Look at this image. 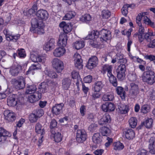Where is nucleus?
Masks as SVG:
<instances>
[{
  "mask_svg": "<svg viewBox=\"0 0 155 155\" xmlns=\"http://www.w3.org/2000/svg\"><path fill=\"white\" fill-rule=\"evenodd\" d=\"M139 68L142 71L145 70L142 76V80L144 82L151 85L155 83V74L151 67L146 66L145 69L144 66L141 64L139 65Z\"/></svg>",
  "mask_w": 155,
  "mask_h": 155,
  "instance_id": "f257e3e1",
  "label": "nucleus"
},
{
  "mask_svg": "<svg viewBox=\"0 0 155 155\" xmlns=\"http://www.w3.org/2000/svg\"><path fill=\"white\" fill-rule=\"evenodd\" d=\"M11 83L17 90H21L24 88L25 86V80L22 76H20L17 79H12Z\"/></svg>",
  "mask_w": 155,
  "mask_h": 155,
  "instance_id": "f03ea898",
  "label": "nucleus"
},
{
  "mask_svg": "<svg viewBox=\"0 0 155 155\" xmlns=\"http://www.w3.org/2000/svg\"><path fill=\"white\" fill-rule=\"evenodd\" d=\"M100 40L102 42H107L111 39V31L107 29H102L100 31Z\"/></svg>",
  "mask_w": 155,
  "mask_h": 155,
  "instance_id": "7ed1b4c3",
  "label": "nucleus"
},
{
  "mask_svg": "<svg viewBox=\"0 0 155 155\" xmlns=\"http://www.w3.org/2000/svg\"><path fill=\"white\" fill-rule=\"evenodd\" d=\"M117 78L120 81H123L125 78L126 68L124 64H120L116 71Z\"/></svg>",
  "mask_w": 155,
  "mask_h": 155,
  "instance_id": "20e7f679",
  "label": "nucleus"
},
{
  "mask_svg": "<svg viewBox=\"0 0 155 155\" xmlns=\"http://www.w3.org/2000/svg\"><path fill=\"white\" fill-rule=\"evenodd\" d=\"M130 86L129 96L131 98L134 99L139 93L138 85L135 83H132L130 84Z\"/></svg>",
  "mask_w": 155,
  "mask_h": 155,
  "instance_id": "39448f33",
  "label": "nucleus"
},
{
  "mask_svg": "<svg viewBox=\"0 0 155 155\" xmlns=\"http://www.w3.org/2000/svg\"><path fill=\"white\" fill-rule=\"evenodd\" d=\"M52 63L53 67L57 72L61 73L64 69L63 62L57 58H54L52 61Z\"/></svg>",
  "mask_w": 155,
  "mask_h": 155,
  "instance_id": "423d86ee",
  "label": "nucleus"
},
{
  "mask_svg": "<svg viewBox=\"0 0 155 155\" xmlns=\"http://www.w3.org/2000/svg\"><path fill=\"white\" fill-rule=\"evenodd\" d=\"M87 134L84 129L77 130L76 133V140L79 143H83L86 139Z\"/></svg>",
  "mask_w": 155,
  "mask_h": 155,
  "instance_id": "0eeeda50",
  "label": "nucleus"
},
{
  "mask_svg": "<svg viewBox=\"0 0 155 155\" xmlns=\"http://www.w3.org/2000/svg\"><path fill=\"white\" fill-rule=\"evenodd\" d=\"M4 115L5 117V119L8 122H12L16 119V114L9 110H6L5 111Z\"/></svg>",
  "mask_w": 155,
  "mask_h": 155,
  "instance_id": "6e6552de",
  "label": "nucleus"
},
{
  "mask_svg": "<svg viewBox=\"0 0 155 155\" xmlns=\"http://www.w3.org/2000/svg\"><path fill=\"white\" fill-rule=\"evenodd\" d=\"M42 127V126L39 123H37L36 124L35 126L36 132L38 134H41L40 139L38 140V142L39 143V144L38 145V146H41V143L42 142V138H43L45 133L44 130L41 129Z\"/></svg>",
  "mask_w": 155,
  "mask_h": 155,
  "instance_id": "1a4fd4ad",
  "label": "nucleus"
},
{
  "mask_svg": "<svg viewBox=\"0 0 155 155\" xmlns=\"http://www.w3.org/2000/svg\"><path fill=\"white\" fill-rule=\"evenodd\" d=\"M115 108V105L111 102H107L101 105L102 110L106 112H110L114 111Z\"/></svg>",
  "mask_w": 155,
  "mask_h": 155,
  "instance_id": "9d476101",
  "label": "nucleus"
},
{
  "mask_svg": "<svg viewBox=\"0 0 155 155\" xmlns=\"http://www.w3.org/2000/svg\"><path fill=\"white\" fill-rule=\"evenodd\" d=\"M37 17L41 21H45L48 18V12L45 10L40 9L36 13Z\"/></svg>",
  "mask_w": 155,
  "mask_h": 155,
  "instance_id": "9b49d317",
  "label": "nucleus"
},
{
  "mask_svg": "<svg viewBox=\"0 0 155 155\" xmlns=\"http://www.w3.org/2000/svg\"><path fill=\"white\" fill-rule=\"evenodd\" d=\"M64 106V104L63 103L55 104L52 108V113L55 115L59 114L62 112V108Z\"/></svg>",
  "mask_w": 155,
  "mask_h": 155,
  "instance_id": "f8f14e48",
  "label": "nucleus"
},
{
  "mask_svg": "<svg viewBox=\"0 0 155 155\" xmlns=\"http://www.w3.org/2000/svg\"><path fill=\"white\" fill-rule=\"evenodd\" d=\"M41 96L42 94L38 91H37L28 96V101L31 103H34L41 99Z\"/></svg>",
  "mask_w": 155,
  "mask_h": 155,
  "instance_id": "ddd939ff",
  "label": "nucleus"
},
{
  "mask_svg": "<svg viewBox=\"0 0 155 155\" xmlns=\"http://www.w3.org/2000/svg\"><path fill=\"white\" fill-rule=\"evenodd\" d=\"M74 60L75 61V66L79 69L83 68L82 60L80 55L78 53H75L74 56Z\"/></svg>",
  "mask_w": 155,
  "mask_h": 155,
  "instance_id": "4468645a",
  "label": "nucleus"
},
{
  "mask_svg": "<svg viewBox=\"0 0 155 155\" xmlns=\"http://www.w3.org/2000/svg\"><path fill=\"white\" fill-rule=\"evenodd\" d=\"M98 63L97 58L94 56L89 58L86 66L89 69H92L97 66Z\"/></svg>",
  "mask_w": 155,
  "mask_h": 155,
  "instance_id": "2eb2a0df",
  "label": "nucleus"
},
{
  "mask_svg": "<svg viewBox=\"0 0 155 155\" xmlns=\"http://www.w3.org/2000/svg\"><path fill=\"white\" fill-rule=\"evenodd\" d=\"M110 116L108 114H105L98 121L99 124L101 125H107L111 122Z\"/></svg>",
  "mask_w": 155,
  "mask_h": 155,
  "instance_id": "dca6fc26",
  "label": "nucleus"
},
{
  "mask_svg": "<svg viewBox=\"0 0 155 155\" xmlns=\"http://www.w3.org/2000/svg\"><path fill=\"white\" fill-rule=\"evenodd\" d=\"M11 134L2 127H0V142L5 141L7 137H10Z\"/></svg>",
  "mask_w": 155,
  "mask_h": 155,
  "instance_id": "f3484780",
  "label": "nucleus"
},
{
  "mask_svg": "<svg viewBox=\"0 0 155 155\" xmlns=\"http://www.w3.org/2000/svg\"><path fill=\"white\" fill-rule=\"evenodd\" d=\"M144 30V28L142 25L140 26L139 27L138 32L136 33L134 35V37H136L137 36L138 40L140 43L142 42L144 40L143 36L145 34Z\"/></svg>",
  "mask_w": 155,
  "mask_h": 155,
  "instance_id": "a211bd4d",
  "label": "nucleus"
},
{
  "mask_svg": "<svg viewBox=\"0 0 155 155\" xmlns=\"http://www.w3.org/2000/svg\"><path fill=\"white\" fill-rule=\"evenodd\" d=\"M31 27L33 28H38L39 29H43L44 24L42 21H39L36 18H32L31 20Z\"/></svg>",
  "mask_w": 155,
  "mask_h": 155,
  "instance_id": "6ab92c4d",
  "label": "nucleus"
},
{
  "mask_svg": "<svg viewBox=\"0 0 155 155\" xmlns=\"http://www.w3.org/2000/svg\"><path fill=\"white\" fill-rule=\"evenodd\" d=\"M104 86L102 81H96L92 85V89L97 91H101Z\"/></svg>",
  "mask_w": 155,
  "mask_h": 155,
  "instance_id": "aec40b11",
  "label": "nucleus"
},
{
  "mask_svg": "<svg viewBox=\"0 0 155 155\" xmlns=\"http://www.w3.org/2000/svg\"><path fill=\"white\" fill-rule=\"evenodd\" d=\"M67 37L65 34H63L59 36L58 43L59 46L63 47L65 46L67 44Z\"/></svg>",
  "mask_w": 155,
  "mask_h": 155,
  "instance_id": "412c9836",
  "label": "nucleus"
},
{
  "mask_svg": "<svg viewBox=\"0 0 155 155\" xmlns=\"http://www.w3.org/2000/svg\"><path fill=\"white\" fill-rule=\"evenodd\" d=\"M55 40L53 38H51L46 42L44 46V49L47 51H49L54 48Z\"/></svg>",
  "mask_w": 155,
  "mask_h": 155,
  "instance_id": "4be33fe9",
  "label": "nucleus"
},
{
  "mask_svg": "<svg viewBox=\"0 0 155 155\" xmlns=\"http://www.w3.org/2000/svg\"><path fill=\"white\" fill-rule=\"evenodd\" d=\"M16 95L12 94L10 95L7 99V103L9 106L14 107L17 104V100H16Z\"/></svg>",
  "mask_w": 155,
  "mask_h": 155,
  "instance_id": "5701e85b",
  "label": "nucleus"
},
{
  "mask_svg": "<svg viewBox=\"0 0 155 155\" xmlns=\"http://www.w3.org/2000/svg\"><path fill=\"white\" fill-rule=\"evenodd\" d=\"M22 70V66L18 64L16 67H12L10 70V73L12 76H17Z\"/></svg>",
  "mask_w": 155,
  "mask_h": 155,
  "instance_id": "b1692460",
  "label": "nucleus"
},
{
  "mask_svg": "<svg viewBox=\"0 0 155 155\" xmlns=\"http://www.w3.org/2000/svg\"><path fill=\"white\" fill-rule=\"evenodd\" d=\"M126 138L128 140L133 139L135 136L134 130L130 128L126 129L124 131Z\"/></svg>",
  "mask_w": 155,
  "mask_h": 155,
  "instance_id": "393cba45",
  "label": "nucleus"
},
{
  "mask_svg": "<svg viewBox=\"0 0 155 155\" xmlns=\"http://www.w3.org/2000/svg\"><path fill=\"white\" fill-rule=\"evenodd\" d=\"M66 51L64 48L59 47L56 48L53 52L54 56L56 57H60L63 55Z\"/></svg>",
  "mask_w": 155,
  "mask_h": 155,
  "instance_id": "a878e982",
  "label": "nucleus"
},
{
  "mask_svg": "<svg viewBox=\"0 0 155 155\" xmlns=\"http://www.w3.org/2000/svg\"><path fill=\"white\" fill-rule=\"evenodd\" d=\"M115 91L117 94L119 95L122 99H125L126 93L124 88L121 86L116 87Z\"/></svg>",
  "mask_w": 155,
  "mask_h": 155,
  "instance_id": "bb28decb",
  "label": "nucleus"
},
{
  "mask_svg": "<svg viewBox=\"0 0 155 155\" xmlns=\"http://www.w3.org/2000/svg\"><path fill=\"white\" fill-rule=\"evenodd\" d=\"M26 56V53L25 50L23 48L18 49L16 53H14L13 55V57L15 59L16 56H18L20 58H24Z\"/></svg>",
  "mask_w": 155,
  "mask_h": 155,
  "instance_id": "cd10ccee",
  "label": "nucleus"
},
{
  "mask_svg": "<svg viewBox=\"0 0 155 155\" xmlns=\"http://www.w3.org/2000/svg\"><path fill=\"white\" fill-rule=\"evenodd\" d=\"M129 107L127 105L120 104L118 106V111L119 113L121 114H126L129 110Z\"/></svg>",
  "mask_w": 155,
  "mask_h": 155,
  "instance_id": "c85d7f7f",
  "label": "nucleus"
},
{
  "mask_svg": "<svg viewBox=\"0 0 155 155\" xmlns=\"http://www.w3.org/2000/svg\"><path fill=\"white\" fill-rule=\"evenodd\" d=\"M71 80L69 78L64 79L62 81V87L63 89L68 90L71 84Z\"/></svg>",
  "mask_w": 155,
  "mask_h": 155,
  "instance_id": "c756f323",
  "label": "nucleus"
},
{
  "mask_svg": "<svg viewBox=\"0 0 155 155\" xmlns=\"http://www.w3.org/2000/svg\"><path fill=\"white\" fill-rule=\"evenodd\" d=\"M51 132L55 142L59 143L61 141L62 136L60 133L59 132H56L55 131L52 130H51ZM51 136H52V135Z\"/></svg>",
  "mask_w": 155,
  "mask_h": 155,
  "instance_id": "7c9ffc66",
  "label": "nucleus"
},
{
  "mask_svg": "<svg viewBox=\"0 0 155 155\" xmlns=\"http://www.w3.org/2000/svg\"><path fill=\"white\" fill-rule=\"evenodd\" d=\"M48 88V85L46 83L43 82L41 83L38 87L39 93H44L47 91Z\"/></svg>",
  "mask_w": 155,
  "mask_h": 155,
  "instance_id": "2f4dec72",
  "label": "nucleus"
},
{
  "mask_svg": "<svg viewBox=\"0 0 155 155\" xmlns=\"http://www.w3.org/2000/svg\"><path fill=\"white\" fill-rule=\"evenodd\" d=\"M100 35V31H92L85 38L86 39H88L93 38L94 39L98 37L99 38Z\"/></svg>",
  "mask_w": 155,
  "mask_h": 155,
  "instance_id": "473e14b6",
  "label": "nucleus"
},
{
  "mask_svg": "<svg viewBox=\"0 0 155 155\" xmlns=\"http://www.w3.org/2000/svg\"><path fill=\"white\" fill-rule=\"evenodd\" d=\"M92 140L94 143L100 144L102 141V136L99 133H95L93 136Z\"/></svg>",
  "mask_w": 155,
  "mask_h": 155,
  "instance_id": "72a5a7b5",
  "label": "nucleus"
},
{
  "mask_svg": "<svg viewBox=\"0 0 155 155\" xmlns=\"http://www.w3.org/2000/svg\"><path fill=\"white\" fill-rule=\"evenodd\" d=\"M27 89L26 93L27 94L34 93L37 88L35 85H31L27 84L26 86Z\"/></svg>",
  "mask_w": 155,
  "mask_h": 155,
  "instance_id": "f704fd0d",
  "label": "nucleus"
},
{
  "mask_svg": "<svg viewBox=\"0 0 155 155\" xmlns=\"http://www.w3.org/2000/svg\"><path fill=\"white\" fill-rule=\"evenodd\" d=\"M91 19V16L89 14H85L82 16L80 18V20L84 23L88 24Z\"/></svg>",
  "mask_w": 155,
  "mask_h": 155,
  "instance_id": "c9c22d12",
  "label": "nucleus"
},
{
  "mask_svg": "<svg viewBox=\"0 0 155 155\" xmlns=\"http://www.w3.org/2000/svg\"><path fill=\"white\" fill-rule=\"evenodd\" d=\"M109 78V80L110 83L112 84V85L114 87H117V79L112 74H111L109 76H107Z\"/></svg>",
  "mask_w": 155,
  "mask_h": 155,
  "instance_id": "e433bc0d",
  "label": "nucleus"
},
{
  "mask_svg": "<svg viewBox=\"0 0 155 155\" xmlns=\"http://www.w3.org/2000/svg\"><path fill=\"white\" fill-rule=\"evenodd\" d=\"M84 46V42L83 41H77L73 44V47L77 50L82 48Z\"/></svg>",
  "mask_w": 155,
  "mask_h": 155,
  "instance_id": "4c0bfd02",
  "label": "nucleus"
},
{
  "mask_svg": "<svg viewBox=\"0 0 155 155\" xmlns=\"http://www.w3.org/2000/svg\"><path fill=\"white\" fill-rule=\"evenodd\" d=\"M44 72L45 74L48 75L51 78H56L58 77L56 73L53 71H49L47 69H46Z\"/></svg>",
  "mask_w": 155,
  "mask_h": 155,
  "instance_id": "58836bf2",
  "label": "nucleus"
},
{
  "mask_svg": "<svg viewBox=\"0 0 155 155\" xmlns=\"http://www.w3.org/2000/svg\"><path fill=\"white\" fill-rule=\"evenodd\" d=\"M103 71L104 73H105L106 71L107 72V76H109V75L112 74V67L111 65L105 64L103 66Z\"/></svg>",
  "mask_w": 155,
  "mask_h": 155,
  "instance_id": "ea45409f",
  "label": "nucleus"
},
{
  "mask_svg": "<svg viewBox=\"0 0 155 155\" xmlns=\"http://www.w3.org/2000/svg\"><path fill=\"white\" fill-rule=\"evenodd\" d=\"M76 15V13L74 12L70 11L68 12L64 17V19L65 20H70Z\"/></svg>",
  "mask_w": 155,
  "mask_h": 155,
  "instance_id": "a19ab883",
  "label": "nucleus"
},
{
  "mask_svg": "<svg viewBox=\"0 0 155 155\" xmlns=\"http://www.w3.org/2000/svg\"><path fill=\"white\" fill-rule=\"evenodd\" d=\"M137 120L136 117H131L129 120L130 126L133 128H135L137 125Z\"/></svg>",
  "mask_w": 155,
  "mask_h": 155,
  "instance_id": "79ce46f5",
  "label": "nucleus"
},
{
  "mask_svg": "<svg viewBox=\"0 0 155 155\" xmlns=\"http://www.w3.org/2000/svg\"><path fill=\"white\" fill-rule=\"evenodd\" d=\"M153 120L151 118L147 119L143 122L144 126L147 129L151 128L153 126Z\"/></svg>",
  "mask_w": 155,
  "mask_h": 155,
  "instance_id": "37998d69",
  "label": "nucleus"
},
{
  "mask_svg": "<svg viewBox=\"0 0 155 155\" xmlns=\"http://www.w3.org/2000/svg\"><path fill=\"white\" fill-rule=\"evenodd\" d=\"M114 149L116 150H121L124 147L123 144L119 142L114 143Z\"/></svg>",
  "mask_w": 155,
  "mask_h": 155,
  "instance_id": "c03bdc74",
  "label": "nucleus"
},
{
  "mask_svg": "<svg viewBox=\"0 0 155 155\" xmlns=\"http://www.w3.org/2000/svg\"><path fill=\"white\" fill-rule=\"evenodd\" d=\"M102 98L104 101H111L113 100L114 96L111 94L107 93L104 94Z\"/></svg>",
  "mask_w": 155,
  "mask_h": 155,
  "instance_id": "a18cd8bd",
  "label": "nucleus"
},
{
  "mask_svg": "<svg viewBox=\"0 0 155 155\" xmlns=\"http://www.w3.org/2000/svg\"><path fill=\"white\" fill-rule=\"evenodd\" d=\"M101 132L103 136H107L110 133V130L109 128L106 127H103L101 129Z\"/></svg>",
  "mask_w": 155,
  "mask_h": 155,
  "instance_id": "49530a36",
  "label": "nucleus"
},
{
  "mask_svg": "<svg viewBox=\"0 0 155 155\" xmlns=\"http://www.w3.org/2000/svg\"><path fill=\"white\" fill-rule=\"evenodd\" d=\"M71 23H67L64 28L63 31L65 34H68L72 30V27Z\"/></svg>",
  "mask_w": 155,
  "mask_h": 155,
  "instance_id": "de8ad7c7",
  "label": "nucleus"
},
{
  "mask_svg": "<svg viewBox=\"0 0 155 155\" xmlns=\"http://www.w3.org/2000/svg\"><path fill=\"white\" fill-rule=\"evenodd\" d=\"M140 111L141 113L146 114L150 111V106L148 104L143 105L141 107Z\"/></svg>",
  "mask_w": 155,
  "mask_h": 155,
  "instance_id": "09e8293b",
  "label": "nucleus"
},
{
  "mask_svg": "<svg viewBox=\"0 0 155 155\" xmlns=\"http://www.w3.org/2000/svg\"><path fill=\"white\" fill-rule=\"evenodd\" d=\"M29 119L31 123H33L36 122L38 118L35 113H32L29 115Z\"/></svg>",
  "mask_w": 155,
  "mask_h": 155,
  "instance_id": "8fccbe9b",
  "label": "nucleus"
},
{
  "mask_svg": "<svg viewBox=\"0 0 155 155\" xmlns=\"http://www.w3.org/2000/svg\"><path fill=\"white\" fill-rule=\"evenodd\" d=\"M101 15L104 18H108L110 15V12L107 10H103L102 12Z\"/></svg>",
  "mask_w": 155,
  "mask_h": 155,
  "instance_id": "3c124183",
  "label": "nucleus"
},
{
  "mask_svg": "<svg viewBox=\"0 0 155 155\" xmlns=\"http://www.w3.org/2000/svg\"><path fill=\"white\" fill-rule=\"evenodd\" d=\"M143 18L144 23L145 24L150 25L151 27L154 26V23L151 21L147 17H145Z\"/></svg>",
  "mask_w": 155,
  "mask_h": 155,
  "instance_id": "603ef678",
  "label": "nucleus"
},
{
  "mask_svg": "<svg viewBox=\"0 0 155 155\" xmlns=\"http://www.w3.org/2000/svg\"><path fill=\"white\" fill-rule=\"evenodd\" d=\"M89 39V43L90 45L94 48H97L99 45L98 44L95 40V39Z\"/></svg>",
  "mask_w": 155,
  "mask_h": 155,
  "instance_id": "864d4df0",
  "label": "nucleus"
},
{
  "mask_svg": "<svg viewBox=\"0 0 155 155\" xmlns=\"http://www.w3.org/2000/svg\"><path fill=\"white\" fill-rule=\"evenodd\" d=\"M94 92L92 94V97L93 99L95 100L96 99L100 98L101 96L100 91H93Z\"/></svg>",
  "mask_w": 155,
  "mask_h": 155,
  "instance_id": "5fc2aeb1",
  "label": "nucleus"
},
{
  "mask_svg": "<svg viewBox=\"0 0 155 155\" xmlns=\"http://www.w3.org/2000/svg\"><path fill=\"white\" fill-rule=\"evenodd\" d=\"M57 124V122L55 119H53L51 120L50 126L51 131V130H54V129L56 127Z\"/></svg>",
  "mask_w": 155,
  "mask_h": 155,
  "instance_id": "6e6d98bb",
  "label": "nucleus"
},
{
  "mask_svg": "<svg viewBox=\"0 0 155 155\" xmlns=\"http://www.w3.org/2000/svg\"><path fill=\"white\" fill-rule=\"evenodd\" d=\"M97 125L96 124H92L89 127L88 130L91 132H93L97 128Z\"/></svg>",
  "mask_w": 155,
  "mask_h": 155,
  "instance_id": "4d7b16f0",
  "label": "nucleus"
},
{
  "mask_svg": "<svg viewBox=\"0 0 155 155\" xmlns=\"http://www.w3.org/2000/svg\"><path fill=\"white\" fill-rule=\"evenodd\" d=\"M37 70V68L35 64H32L29 68L28 71L26 72V74H29L31 73L33 74V71L34 70Z\"/></svg>",
  "mask_w": 155,
  "mask_h": 155,
  "instance_id": "13d9d810",
  "label": "nucleus"
},
{
  "mask_svg": "<svg viewBox=\"0 0 155 155\" xmlns=\"http://www.w3.org/2000/svg\"><path fill=\"white\" fill-rule=\"evenodd\" d=\"M44 113V111L42 109L37 110L35 113L38 118L41 117L43 115Z\"/></svg>",
  "mask_w": 155,
  "mask_h": 155,
  "instance_id": "bf43d9fd",
  "label": "nucleus"
},
{
  "mask_svg": "<svg viewBox=\"0 0 155 155\" xmlns=\"http://www.w3.org/2000/svg\"><path fill=\"white\" fill-rule=\"evenodd\" d=\"M148 147H155V137H151L149 141Z\"/></svg>",
  "mask_w": 155,
  "mask_h": 155,
  "instance_id": "052dcab7",
  "label": "nucleus"
},
{
  "mask_svg": "<svg viewBox=\"0 0 155 155\" xmlns=\"http://www.w3.org/2000/svg\"><path fill=\"white\" fill-rule=\"evenodd\" d=\"M128 78L129 80L131 81H135L136 80L137 76L135 73H133L128 75Z\"/></svg>",
  "mask_w": 155,
  "mask_h": 155,
  "instance_id": "680f3d73",
  "label": "nucleus"
},
{
  "mask_svg": "<svg viewBox=\"0 0 155 155\" xmlns=\"http://www.w3.org/2000/svg\"><path fill=\"white\" fill-rule=\"evenodd\" d=\"M20 36V35L19 34H17L15 35L12 36L11 35L10 36V40H7L8 41H16L17 40L19 39Z\"/></svg>",
  "mask_w": 155,
  "mask_h": 155,
  "instance_id": "e2e57ef3",
  "label": "nucleus"
},
{
  "mask_svg": "<svg viewBox=\"0 0 155 155\" xmlns=\"http://www.w3.org/2000/svg\"><path fill=\"white\" fill-rule=\"evenodd\" d=\"M92 76L89 75L84 78V81L85 83H90L92 81Z\"/></svg>",
  "mask_w": 155,
  "mask_h": 155,
  "instance_id": "0e129e2a",
  "label": "nucleus"
},
{
  "mask_svg": "<svg viewBox=\"0 0 155 155\" xmlns=\"http://www.w3.org/2000/svg\"><path fill=\"white\" fill-rule=\"evenodd\" d=\"M71 76L73 79H76L78 78V76H79V75L78 72L74 70L71 73Z\"/></svg>",
  "mask_w": 155,
  "mask_h": 155,
  "instance_id": "69168bd1",
  "label": "nucleus"
},
{
  "mask_svg": "<svg viewBox=\"0 0 155 155\" xmlns=\"http://www.w3.org/2000/svg\"><path fill=\"white\" fill-rule=\"evenodd\" d=\"M121 12L122 14L125 16H126L127 14L128 13V9H127L125 6L124 5L122 9H121Z\"/></svg>",
  "mask_w": 155,
  "mask_h": 155,
  "instance_id": "338daca9",
  "label": "nucleus"
},
{
  "mask_svg": "<svg viewBox=\"0 0 155 155\" xmlns=\"http://www.w3.org/2000/svg\"><path fill=\"white\" fill-rule=\"evenodd\" d=\"M144 58L147 60H149L151 61L155 60V56L152 54L147 55L144 56Z\"/></svg>",
  "mask_w": 155,
  "mask_h": 155,
  "instance_id": "774afa93",
  "label": "nucleus"
}]
</instances>
